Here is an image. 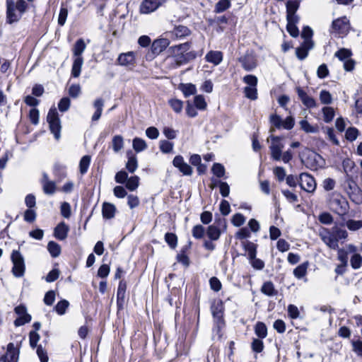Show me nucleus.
Wrapping results in <instances>:
<instances>
[{
    "instance_id": "50",
    "label": "nucleus",
    "mask_w": 362,
    "mask_h": 362,
    "mask_svg": "<svg viewBox=\"0 0 362 362\" xmlns=\"http://www.w3.org/2000/svg\"><path fill=\"white\" fill-rule=\"evenodd\" d=\"M359 132L356 127H349L345 134L346 139L349 141H355L358 136Z\"/></svg>"
},
{
    "instance_id": "49",
    "label": "nucleus",
    "mask_w": 362,
    "mask_h": 362,
    "mask_svg": "<svg viewBox=\"0 0 362 362\" xmlns=\"http://www.w3.org/2000/svg\"><path fill=\"white\" fill-rule=\"evenodd\" d=\"M244 93L246 98L255 100L257 98V87H248L244 88Z\"/></svg>"
},
{
    "instance_id": "16",
    "label": "nucleus",
    "mask_w": 362,
    "mask_h": 362,
    "mask_svg": "<svg viewBox=\"0 0 362 362\" xmlns=\"http://www.w3.org/2000/svg\"><path fill=\"white\" fill-rule=\"evenodd\" d=\"M296 92L298 98L301 100L302 103L307 108H315L317 106V103L315 100L308 95L305 91H304L300 87L296 88Z\"/></svg>"
},
{
    "instance_id": "4",
    "label": "nucleus",
    "mask_w": 362,
    "mask_h": 362,
    "mask_svg": "<svg viewBox=\"0 0 362 362\" xmlns=\"http://www.w3.org/2000/svg\"><path fill=\"white\" fill-rule=\"evenodd\" d=\"M47 121L49 124L50 132L54 134V138L59 140L61 137L62 125L58 112L55 107H52L49 110Z\"/></svg>"
},
{
    "instance_id": "43",
    "label": "nucleus",
    "mask_w": 362,
    "mask_h": 362,
    "mask_svg": "<svg viewBox=\"0 0 362 362\" xmlns=\"http://www.w3.org/2000/svg\"><path fill=\"white\" fill-rule=\"evenodd\" d=\"M211 313L214 318H216L218 321L221 320L223 317V305L222 304L217 303L214 304L211 306Z\"/></svg>"
},
{
    "instance_id": "22",
    "label": "nucleus",
    "mask_w": 362,
    "mask_h": 362,
    "mask_svg": "<svg viewBox=\"0 0 362 362\" xmlns=\"http://www.w3.org/2000/svg\"><path fill=\"white\" fill-rule=\"evenodd\" d=\"M349 189L350 192L348 193L351 200L356 204H361L362 191L360 189V188L356 184H354L353 186L349 185Z\"/></svg>"
},
{
    "instance_id": "63",
    "label": "nucleus",
    "mask_w": 362,
    "mask_h": 362,
    "mask_svg": "<svg viewBox=\"0 0 362 362\" xmlns=\"http://www.w3.org/2000/svg\"><path fill=\"white\" fill-rule=\"evenodd\" d=\"M273 173L274 175L276 176V179L279 182H282L284 180L286 177V171L285 169L283 167H276L273 170Z\"/></svg>"
},
{
    "instance_id": "23",
    "label": "nucleus",
    "mask_w": 362,
    "mask_h": 362,
    "mask_svg": "<svg viewBox=\"0 0 362 362\" xmlns=\"http://www.w3.org/2000/svg\"><path fill=\"white\" fill-rule=\"evenodd\" d=\"M206 62L217 66L223 61V53L220 51H209L205 56Z\"/></svg>"
},
{
    "instance_id": "1",
    "label": "nucleus",
    "mask_w": 362,
    "mask_h": 362,
    "mask_svg": "<svg viewBox=\"0 0 362 362\" xmlns=\"http://www.w3.org/2000/svg\"><path fill=\"white\" fill-rule=\"evenodd\" d=\"M28 8L24 0H6V23L13 24L18 22Z\"/></svg>"
},
{
    "instance_id": "54",
    "label": "nucleus",
    "mask_w": 362,
    "mask_h": 362,
    "mask_svg": "<svg viewBox=\"0 0 362 362\" xmlns=\"http://www.w3.org/2000/svg\"><path fill=\"white\" fill-rule=\"evenodd\" d=\"M192 233L194 238L201 239L204 237L205 228L202 225H196L193 227Z\"/></svg>"
},
{
    "instance_id": "31",
    "label": "nucleus",
    "mask_w": 362,
    "mask_h": 362,
    "mask_svg": "<svg viewBox=\"0 0 362 362\" xmlns=\"http://www.w3.org/2000/svg\"><path fill=\"white\" fill-rule=\"evenodd\" d=\"M127 289V284L124 281H120L119 283V286L117 288V305H119L122 303L125 298V293Z\"/></svg>"
},
{
    "instance_id": "18",
    "label": "nucleus",
    "mask_w": 362,
    "mask_h": 362,
    "mask_svg": "<svg viewBox=\"0 0 362 362\" xmlns=\"http://www.w3.org/2000/svg\"><path fill=\"white\" fill-rule=\"evenodd\" d=\"M332 29L337 33H344L349 29V20L346 16L333 21Z\"/></svg>"
},
{
    "instance_id": "30",
    "label": "nucleus",
    "mask_w": 362,
    "mask_h": 362,
    "mask_svg": "<svg viewBox=\"0 0 362 362\" xmlns=\"http://www.w3.org/2000/svg\"><path fill=\"white\" fill-rule=\"evenodd\" d=\"M230 6V0H219L215 4L214 12L216 13H221L228 9Z\"/></svg>"
},
{
    "instance_id": "60",
    "label": "nucleus",
    "mask_w": 362,
    "mask_h": 362,
    "mask_svg": "<svg viewBox=\"0 0 362 362\" xmlns=\"http://www.w3.org/2000/svg\"><path fill=\"white\" fill-rule=\"evenodd\" d=\"M220 189V193L222 197H227L230 193V187L228 184L223 181H217Z\"/></svg>"
},
{
    "instance_id": "44",
    "label": "nucleus",
    "mask_w": 362,
    "mask_h": 362,
    "mask_svg": "<svg viewBox=\"0 0 362 362\" xmlns=\"http://www.w3.org/2000/svg\"><path fill=\"white\" fill-rule=\"evenodd\" d=\"M139 177L138 176H132L126 182V187L130 191H134L139 187Z\"/></svg>"
},
{
    "instance_id": "21",
    "label": "nucleus",
    "mask_w": 362,
    "mask_h": 362,
    "mask_svg": "<svg viewBox=\"0 0 362 362\" xmlns=\"http://www.w3.org/2000/svg\"><path fill=\"white\" fill-rule=\"evenodd\" d=\"M191 33L189 29L184 25H178L174 28L170 32V37L173 40H180L186 36L189 35Z\"/></svg>"
},
{
    "instance_id": "53",
    "label": "nucleus",
    "mask_w": 362,
    "mask_h": 362,
    "mask_svg": "<svg viewBox=\"0 0 362 362\" xmlns=\"http://www.w3.org/2000/svg\"><path fill=\"white\" fill-rule=\"evenodd\" d=\"M350 263L353 269H359L362 265V256L359 254L353 255L351 258Z\"/></svg>"
},
{
    "instance_id": "56",
    "label": "nucleus",
    "mask_w": 362,
    "mask_h": 362,
    "mask_svg": "<svg viewBox=\"0 0 362 362\" xmlns=\"http://www.w3.org/2000/svg\"><path fill=\"white\" fill-rule=\"evenodd\" d=\"M231 222L233 226L240 227L245 223V218L242 214L238 213L233 216Z\"/></svg>"
},
{
    "instance_id": "55",
    "label": "nucleus",
    "mask_w": 362,
    "mask_h": 362,
    "mask_svg": "<svg viewBox=\"0 0 362 362\" xmlns=\"http://www.w3.org/2000/svg\"><path fill=\"white\" fill-rule=\"evenodd\" d=\"M320 100L322 104L329 105L332 102V97L329 91L322 90L320 93Z\"/></svg>"
},
{
    "instance_id": "2",
    "label": "nucleus",
    "mask_w": 362,
    "mask_h": 362,
    "mask_svg": "<svg viewBox=\"0 0 362 362\" xmlns=\"http://www.w3.org/2000/svg\"><path fill=\"white\" fill-rule=\"evenodd\" d=\"M191 47V42H186L177 45L170 47L168 49L169 56L167 60L170 61L171 68L176 69L186 64L185 58V52Z\"/></svg>"
},
{
    "instance_id": "14",
    "label": "nucleus",
    "mask_w": 362,
    "mask_h": 362,
    "mask_svg": "<svg viewBox=\"0 0 362 362\" xmlns=\"http://www.w3.org/2000/svg\"><path fill=\"white\" fill-rule=\"evenodd\" d=\"M42 186L43 192L45 194L52 195L56 192V183L54 181L50 180L49 176L46 173H42V177L40 180Z\"/></svg>"
},
{
    "instance_id": "42",
    "label": "nucleus",
    "mask_w": 362,
    "mask_h": 362,
    "mask_svg": "<svg viewBox=\"0 0 362 362\" xmlns=\"http://www.w3.org/2000/svg\"><path fill=\"white\" fill-rule=\"evenodd\" d=\"M165 241L172 249H175L177 245V237L175 233H166L165 235Z\"/></svg>"
},
{
    "instance_id": "52",
    "label": "nucleus",
    "mask_w": 362,
    "mask_h": 362,
    "mask_svg": "<svg viewBox=\"0 0 362 362\" xmlns=\"http://www.w3.org/2000/svg\"><path fill=\"white\" fill-rule=\"evenodd\" d=\"M194 103L196 108L200 110H205L207 105L204 96L202 95H196L194 97Z\"/></svg>"
},
{
    "instance_id": "25",
    "label": "nucleus",
    "mask_w": 362,
    "mask_h": 362,
    "mask_svg": "<svg viewBox=\"0 0 362 362\" xmlns=\"http://www.w3.org/2000/svg\"><path fill=\"white\" fill-rule=\"evenodd\" d=\"M86 47V45L82 38L77 40L72 49L74 59L83 58L82 54Z\"/></svg>"
},
{
    "instance_id": "3",
    "label": "nucleus",
    "mask_w": 362,
    "mask_h": 362,
    "mask_svg": "<svg viewBox=\"0 0 362 362\" xmlns=\"http://www.w3.org/2000/svg\"><path fill=\"white\" fill-rule=\"evenodd\" d=\"M328 206L331 211L340 216L346 214L349 209L346 199L336 192L329 195Z\"/></svg>"
},
{
    "instance_id": "37",
    "label": "nucleus",
    "mask_w": 362,
    "mask_h": 362,
    "mask_svg": "<svg viewBox=\"0 0 362 362\" xmlns=\"http://www.w3.org/2000/svg\"><path fill=\"white\" fill-rule=\"evenodd\" d=\"M334 56L340 61L344 62L351 58L352 52L349 49L341 48L335 52Z\"/></svg>"
},
{
    "instance_id": "26",
    "label": "nucleus",
    "mask_w": 362,
    "mask_h": 362,
    "mask_svg": "<svg viewBox=\"0 0 362 362\" xmlns=\"http://www.w3.org/2000/svg\"><path fill=\"white\" fill-rule=\"evenodd\" d=\"M206 233V235L211 241L218 240L221 235V229L215 224L209 226Z\"/></svg>"
},
{
    "instance_id": "19",
    "label": "nucleus",
    "mask_w": 362,
    "mask_h": 362,
    "mask_svg": "<svg viewBox=\"0 0 362 362\" xmlns=\"http://www.w3.org/2000/svg\"><path fill=\"white\" fill-rule=\"evenodd\" d=\"M69 231V226L62 221L54 228V236L59 240H64L67 238Z\"/></svg>"
},
{
    "instance_id": "32",
    "label": "nucleus",
    "mask_w": 362,
    "mask_h": 362,
    "mask_svg": "<svg viewBox=\"0 0 362 362\" xmlns=\"http://www.w3.org/2000/svg\"><path fill=\"white\" fill-rule=\"evenodd\" d=\"M180 89L187 98L192 95H194L197 92L196 86L192 83L180 84Z\"/></svg>"
},
{
    "instance_id": "33",
    "label": "nucleus",
    "mask_w": 362,
    "mask_h": 362,
    "mask_svg": "<svg viewBox=\"0 0 362 362\" xmlns=\"http://www.w3.org/2000/svg\"><path fill=\"white\" fill-rule=\"evenodd\" d=\"M261 291L264 294L268 296H274L277 293V291L275 290L274 284L272 281H267L264 283Z\"/></svg>"
},
{
    "instance_id": "41",
    "label": "nucleus",
    "mask_w": 362,
    "mask_h": 362,
    "mask_svg": "<svg viewBox=\"0 0 362 362\" xmlns=\"http://www.w3.org/2000/svg\"><path fill=\"white\" fill-rule=\"evenodd\" d=\"M308 266V262H304L298 265L296 269H294L293 275L298 279H301L306 274Z\"/></svg>"
},
{
    "instance_id": "48",
    "label": "nucleus",
    "mask_w": 362,
    "mask_h": 362,
    "mask_svg": "<svg viewBox=\"0 0 362 362\" xmlns=\"http://www.w3.org/2000/svg\"><path fill=\"white\" fill-rule=\"evenodd\" d=\"M69 305V301H67L66 300H62L57 303L54 309L59 315H62L65 314L66 310L68 308Z\"/></svg>"
},
{
    "instance_id": "40",
    "label": "nucleus",
    "mask_w": 362,
    "mask_h": 362,
    "mask_svg": "<svg viewBox=\"0 0 362 362\" xmlns=\"http://www.w3.org/2000/svg\"><path fill=\"white\" fill-rule=\"evenodd\" d=\"M133 148L136 152H141L147 148L146 141L140 138H135L133 139Z\"/></svg>"
},
{
    "instance_id": "36",
    "label": "nucleus",
    "mask_w": 362,
    "mask_h": 362,
    "mask_svg": "<svg viewBox=\"0 0 362 362\" xmlns=\"http://www.w3.org/2000/svg\"><path fill=\"white\" fill-rule=\"evenodd\" d=\"M112 145L115 153L119 152L124 147V139L120 135H116L112 138Z\"/></svg>"
},
{
    "instance_id": "27",
    "label": "nucleus",
    "mask_w": 362,
    "mask_h": 362,
    "mask_svg": "<svg viewBox=\"0 0 362 362\" xmlns=\"http://www.w3.org/2000/svg\"><path fill=\"white\" fill-rule=\"evenodd\" d=\"M128 160L126 163L127 170L131 173H134L138 168V161L135 155L132 152L127 153Z\"/></svg>"
},
{
    "instance_id": "11",
    "label": "nucleus",
    "mask_w": 362,
    "mask_h": 362,
    "mask_svg": "<svg viewBox=\"0 0 362 362\" xmlns=\"http://www.w3.org/2000/svg\"><path fill=\"white\" fill-rule=\"evenodd\" d=\"M305 162L308 168L315 170L319 167H322L325 160L320 154L315 151H310L305 159Z\"/></svg>"
},
{
    "instance_id": "13",
    "label": "nucleus",
    "mask_w": 362,
    "mask_h": 362,
    "mask_svg": "<svg viewBox=\"0 0 362 362\" xmlns=\"http://www.w3.org/2000/svg\"><path fill=\"white\" fill-rule=\"evenodd\" d=\"M162 4V0H144L140 5V12L148 14L155 11Z\"/></svg>"
},
{
    "instance_id": "8",
    "label": "nucleus",
    "mask_w": 362,
    "mask_h": 362,
    "mask_svg": "<svg viewBox=\"0 0 362 362\" xmlns=\"http://www.w3.org/2000/svg\"><path fill=\"white\" fill-rule=\"evenodd\" d=\"M238 62L246 71H251L257 66L255 56L252 52H247L244 55L240 57Z\"/></svg>"
},
{
    "instance_id": "38",
    "label": "nucleus",
    "mask_w": 362,
    "mask_h": 362,
    "mask_svg": "<svg viewBox=\"0 0 362 362\" xmlns=\"http://www.w3.org/2000/svg\"><path fill=\"white\" fill-rule=\"evenodd\" d=\"M90 163V156H84L81 158L79 163V170L80 173L82 175H84L87 173L89 165Z\"/></svg>"
},
{
    "instance_id": "57",
    "label": "nucleus",
    "mask_w": 362,
    "mask_h": 362,
    "mask_svg": "<svg viewBox=\"0 0 362 362\" xmlns=\"http://www.w3.org/2000/svg\"><path fill=\"white\" fill-rule=\"evenodd\" d=\"M30 320L31 315L26 313L25 314L16 319L14 321V325L16 327H20L25 325V323L30 322Z\"/></svg>"
},
{
    "instance_id": "5",
    "label": "nucleus",
    "mask_w": 362,
    "mask_h": 362,
    "mask_svg": "<svg viewBox=\"0 0 362 362\" xmlns=\"http://www.w3.org/2000/svg\"><path fill=\"white\" fill-rule=\"evenodd\" d=\"M271 145L269 146L271 157L273 160L279 161L281 158L282 150L284 148L283 137L271 135L269 136Z\"/></svg>"
},
{
    "instance_id": "9",
    "label": "nucleus",
    "mask_w": 362,
    "mask_h": 362,
    "mask_svg": "<svg viewBox=\"0 0 362 362\" xmlns=\"http://www.w3.org/2000/svg\"><path fill=\"white\" fill-rule=\"evenodd\" d=\"M322 240L331 249L336 250L339 244L331 229L322 228L320 231Z\"/></svg>"
},
{
    "instance_id": "10",
    "label": "nucleus",
    "mask_w": 362,
    "mask_h": 362,
    "mask_svg": "<svg viewBox=\"0 0 362 362\" xmlns=\"http://www.w3.org/2000/svg\"><path fill=\"white\" fill-rule=\"evenodd\" d=\"M173 165L175 168H177L183 175L191 176L193 173L192 168L185 161L184 158L180 155L176 156L174 158Z\"/></svg>"
},
{
    "instance_id": "29",
    "label": "nucleus",
    "mask_w": 362,
    "mask_h": 362,
    "mask_svg": "<svg viewBox=\"0 0 362 362\" xmlns=\"http://www.w3.org/2000/svg\"><path fill=\"white\" fill-rule=\"evenodd\" d=\"M47 250L53 258H56L60 255L62 248L56 242L49 241L47 244Z\"/></svg>"
},
{
    "instance_id": "7",
    "label": "nucleus",
    "mask_w": 362,
    "mask_h": 362,
    "mask_svg": "<svg viewBox=\"0 0 362 362\" xmlns=\"http://www.w3.org/2000/svg\"><path fill=\"white\" fill-rule=\"evenodd\" d=\"M298 184L302 189L308 193H313L317 186L315 178L306 173H303L299 175Z\"/></svg>"
},
{
    "instance_id": "45",
    "label": "nucleus",
    "mask_w": 362,
    "mask_h": 362,
    "mask_svg": "<svg viewBox=\"0 0 362 362\" xmlns=\"http://www.w3.org/2000/svg\"><path fill=\"white\" fill-rule=\"evenodd\" d=\"M331 230L334 233L337 243H339V240L345 239L347 237V232L346 231V230L342 229L338 226L332 227Z\"/></svg>"
},
{
    "instance_id": "17",
    "label": "nucleus",
    "mask_w": 362,
    "mask_h": 362,
    "mask_svg": "<svg viewBox=\"0 0 362 362\" xmlns=\"http://www.w3.org/2000/svg\"><path fill=\"white\" fill-rule=\"evenodd\" d=\"M313 47V41H303L300 46L297 47L296 49L297 58L300 60L305 59L308 55V52L312 49Z\"/></svg>"
},
{
    "instance_id": "62",
    "label": "nucleus",
    "mask_w": 362,
    "mask_h": 362,
    "mask_svg": "<svg viewBox=\"0 0 362 362\" xmlns=\"http://www.w3.org/2000/svg\"><path fill=\"white\" fill-rule=\"evenodd\" d=\"M251 346L253 351L261 353L264 349V343L261 339H254Z\"/></svg>"
},
{
    "instance_id": "58",
    "label": "nucleus",
    "mask_w": 362,
    "mask_h": 362,
    "mask_svg": "<svg viewBox=\"0 0 362 362\" xmlns=\"http://www.w3.org/2000/svg\"><path fill=\"white\" fill-rule=\"evenodd\" d=\"M70 105H71L70 99L67 97H64V98H62L59 100V102L58 103V108H59V111L64 112H66L69 109Z\"/></svg>"
},
{
    "instance_id": "51",
    "label": "nucleus",
    "mask_w": 362,
    "mask_h": 362,
    "mask_svg": "<svg viewBox=\"0 0 362 362\" xmlns=\"http://www.w3.org/2000/svg\"><path fill=\"white\" fill-rule=\"evenodd\" d=\"M174 144L167 140H161L160 141V150L163 153H169L173 151Z\"/></svg>"
},
{
    "instance_id": "34",
    "label": "nucleus",
    "mask_w": 362,
    "mask_h": 362,
    "mask_svg": "<svg viewBox=\"0 0 362 362\" xmlns=\"http://www.w3.org/2000/svg\"><path fill=\"white\" fill-rule=\"evenodd\" d=\"M245 248L248 253V259L250 262L257 258V245L255 243L252 242H247L245 245Z\"/></svg>"
},
{
    "instance_id": "15",
    "label": "nucleus",
    "mask_w": 362,
    "mask_h": 362,
    "mask_svg": "<svg viewBox=\"0 0 362 362\" xmlns=\"http://www.w3.org/2000/svg\"><path fill=\"white\" fill-rule=\"evenodd\" d=\"M18 351L13 343H9L7 346L6 354L0 358V362H18Z\"/></svg>"
},
{
    "instance_id": "39",
    "label": "nucleus",
    "mask_w": 362,
    "mask_h": 362,
    "mask_svg": "<svg viewBox=\"0 0 362 362\" xmlns=\"http://www.w3.org/2000/svg\"><path fill=\"white\" fill-rule=\"evenodd\" d=\"M286 14L296 13L300 6L299 0H288L286 2Z\"/></svg>"
},
{
    "instance_id": "64",
    "label": "nucleus",
    "mask_w": 362,
    "mask_h": 362,
    "mask_svg": "<svg viewBox=\"0 0 362 362\" xmlns=\"http://www.w3.org/2000/svg\"><path fill=\"white\" fill-rule=\"evenodd\" d=\"M209 284L211 288L216 292L219 291L222 288V284L217 277H211L209 280Z\"/></svg>"
},
{
    "instance_id": "46",
    "label": "nucleus",
    "mask_w": 362,
    "mask_h": 362,
    "mask_svg": "<svg viewBox=\"0 0 362 362\" xmlns=\"http://www.w3.org/2000/svg\"><path fill=\"white\" fill-rule=\"evenodd\" d=\"M211 171L214 175L218 178L223 177L226 173L224 166L218 163H216L213 165Z\"/></svg>"
},
{
    "instance_id": "61",
    "label": "nucleus",
    "mask_w": 362,
    "mask_h": 362,
    "mask_svg": "<svg viewBox=\"0 0 362 362\" xmlns=\"http://www.w3.org/2000/svg\"><path fill=\"white\" fill-rule=\"evenodd\" d=\"M169 104L173 110L177 113L180 112L182 110L183 103L180 100L171 99L169 100Z\"/></svg>"
},
{
    "instance_id": "12",
    "label": "nucleus",
    "mask_w": 362,
    "mask_h": 362,
    "mask_svg": "<svg viewBox=\"0 0 362 362\" xmlns=\"http://www.w3.org/2000/svg\"><path fill=\"white\" fill-rule=\"evenodd\" d=\"M117 61L118 64L122 66H134L136 63V53L134 52L121 53Z\"/></svg>"
},
{
    "instance_id": "47",
    "label": "nucleus",
    "mask_w": 362,
    "mask_h": 362,
    "mask_svg": "<svg viewBox=\"0 0 362 362\" xmlns=\"http://www.w3.org/2000/svg\"><path fill=\"white\" fill-rule=\"evenodd\" d=\"M323 119L325 122H331L334 117V110L331 107H324L322 108Z\"/></svg>"
},
{
    "instance_id": "24",
    "label": "nucleus",
    "mask_w": 362,
    "mask_h": 362,
    "mask_svg": "<svg viewBox=\"0 0 362 362\" xmlns=\"http://www.w3.org/2000/svg\"><path fill=\"white\" fill-rule=\"evenodd\" d=\"M116 212V207L114 204L104 202L102 207L103 217L106 219L114 218Z\"/></svg>"
},
{
    "instance_id": "35",
    "label": "nucleus",
    "mask_w": 362,
    "mask_h": 362,
    "mask_svg": "<svg viewBox=\"0 0 362 362\" xmlns=\"http://www.w3.org/2000/svg\"><path fill=\"white\" fill-rule=\"evenodd\" d=\"M256 335L260 339H264L267 335V329L264 322H258L255 327Z\"/></svg>"
},
{
    "instance_id": "28",
    "label": "nucleus",
    "mask_w": 362,
    "mask_h": 362,
    "mask_svg": "<svg viewBox=\"0 0 362 362\" xmlns=\"http://www.w3.org/2000/svg\"><path fill=\"white\" fill-rule=\"evenodd\" d=\"M83 64V58L74 59L71 68V75L74 78H78L81 71V67Z\"/></svg>"
},
{
    "instance_id": "20",
    "label": "nucleus",
    "mask_w": 362,
    "mask_h": 362,
    "mask_svg": "<svg viewBox=\"0 0 362 362\" xmlns=\"http://www.w3.org/2000/svg\"><path fill=\"white\" fill-rule=\"evenodd\" d=\"M170 41L167 38H160L153 41L151 45V51L154 54H159L169 45Z\"/></svg>"
},
{
    "instance_id": "6",
    "label": "nucleus",
    "mask_w": 362,
    "mask_h": 362,
    "mask_svg": "<svg viewBox=\"0 0 362 362\" xmlns=\"http://www.w3.org/2000/svg\"><path fill=\"white\" fill-rule=\"evenodd\" d=\"M11 261L13 267L12 269L13 274L16 277H21L25 272L24 258L18 250H13L11 254Z\"/></svg>"
},
{
    "instance_id": "59",
    "label": "nucleus",
    "mask_w": 362,
    "mask_h": 362,
    "mask_svg": "<svg viewBox=\"0 0 362 362\" xmlns=\"http://www.w3.org/2000/svg\"><path fill=\"white\" fill-rule=\"evenodd\" d=\"M68 16V9L65 7L62 6L59 11L58 17V24L60 26H63L66 21Z\"/></svg>"
}]
</instances>
